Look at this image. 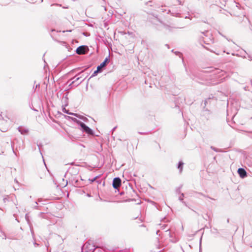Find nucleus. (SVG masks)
<instances>
[{
    "label": "nucleus",
    "mask_w": 252,
    "mask_h": 252,
    "mask_svg": "<svg viewBox=\"0 0 252 252\" xmlns=\"http://www.w3.org/2000/svg\"><path fill=\"white\" fill-rule=\"evenodd\" d=\"M204 36H208V33H209V32L208 31H206L205 32H201Z\"/></svg>",
    "instance_id": "obj_16"
},
{
    "label": "nucleus",
    "mask_w": 252,
    "mask_h": 252,
    "mask_svg": "<svg viewBox=\"0 0 252 252\" xmlns=\"http://www.w3.org/2000/svg\"><path fill=\"white\" fill-rule=\"evenodd\" d=\"M88 195V196H89V197H90V196H90V194H88V195Z\"/></svg>",
    "instance_id": "obj_34"
},
{
    "label": "nucleus",
    "mask_w": 252,
    "mask_h": 252,
    "mask_svg": "<svg viewBox=\"0 0 252 252\" xmlns=\"http://www.w3.org/2000/svg\"><path fill=\"white\" fill-rule=\"evenodd\" d=\"M64 112H65V113H66L67 114H69L71 115V114H70V113H68V112H67V111L65 110V111H64Z\"/></svg>",
    "instance_id": "obj_25"
},
{
    "label": "nucleus",
    "mask_w": 252,
    "mask_h": 252,
    "mask_svg": "<svg viewBox=\"0 0 252 252\" xmlns=\"http://www.w3.org/2000/svg\"><path fill=\"white\" fill-rule=\"evenodd\" d=\"M62 6V5L60 4H58V3H53V4H51V6Z\"/></svg>",
    "instance_id": "obj_18"
},
{
    "label": "nucleus",
    "mask_w": 252,
    "mask_h": 252,
    "mask_svg": "<svg viewBox=\"0 0 252 252\" xmlns=\"http://www.w3.org/2000/svg\"><path fill=\"white\" fill-rule=\"evenodd\" d=\"M71 119L72 120L76 123L77 125H78L79 126V125L80 124V123L82 122H81L80 121L77 120L76 118H71Z\"/></svg>",
    "instance_id": "obj_13"
},
{
    "label": "nucleus",
    "mask_w": 252,
    "mask_h": 252,
    "mask_svg": "<svg viewBox=\"0 0 252 252\" xmlns=\"http://www.w3.org/2000/svg\"><path fill=\"white\" fill-rule=\"evenodd\" d=\"M18 130L23 135L27 134L29 132L28 129L22 127H19Z\"/></svg>",
    "instance_id": "obj_7"
},
{
    "label": "nucleus",
    "mask_w": 252,
    "mask_h": 252,
    "mask_svg": "<svg viewBox=\"0 0 252 252\" xmlns=\"http://www.w3.org/2000/svg\"><path fill=\"white\" fill-rule=\"evenodd\" d=\"M33 208L34 209H39V206L37 205V204H35V206L33 207Z\"/></svg>",
    "instance_id": "obj_22"
},
{
    "label": "nucleus",
    "mask_w": 252,
    "mask_h": 252,
    "mask_svg": "<svg viewBox=\"0 0 252 252\" xmlns=\"http://www.w3.org/2000/svg\"><path fill=\"white\" fill-rule=\"evenodd\" d=\"M112 185L114 189H118L121 185V180L120 178L118 177L115 178L113 179Z\"/></svg>",
    "instance_id": "obj_5"
},
{
    "label": "nucleus",
    "mask_w": 252,
    "mask_h": 252,
    "mask_svg": "<svg viewBox=\"0 0 252 252\" xmlns=\"http://www.w3.org/2000/svg\"><path fill=\"white\" fill-rule=\"evenodd\" d=\"M168 230H169V229H168V230H166L165 231H166V232H167L168 231Z\"/></svg>",
    "instance_id": "obj_35"
},
{
    "label": "nucleus",
    "mask_w": 252,
    "mask_h": 252,
    "mask_svg": "<svg viewBox=\"0 0 252 252\" xmlns=\"http://www.w3.org/2000/svg\"><path fill=\"white\" fill-rule=\"evenodd\" d=\"M82 77H77V75H76L74 77H73L71 80H73L71 83V84H73L76 81L79 80Z\"/></svg>",
    "instance_id": "obj_11"
},
{
    "label": "nucleus",
    "mask_w": 252,
    "mask_h": 252,
    "mask_svg": "<svg viewBox=\"0 0 252 252\" xmlns=\"http://www.w3.org/2000/svg\"><path fill=\"white\" fill-rule=\"evenodd\" d=\"M42 201L41 198H38L36 201L34 202L35 204H37L38 202H40Z\"/></svg>",
    "instance_id": "obj_19"
},
{
    "label": "nucleus",
    "mask_w": 252,
    "mask_h": 252,
    "mask_svg": "<svg viewBox=\"0 0 252 252\" xmlns=\"http://www.w3.org/2000/svg\"><path fill=\"white\" fill-rule=\"evenodd\" d=\"M84 79H85V78L83 79V80L80 82V83H81L83 81H84Z\"/></svg>",
    "instance_id": "obj_33"
},
{
    "label": "nucleus",
    "mask_w": 252,
    "mask_h": 252,
    "mask_svg": "<svg viewBox=\"0 0 252 252\" xmlns=\"http://www.w3.org/2000/svg\"><path fill=\"white\" fill-rule=\"evenodd\" d=\"M89 50L87 46L82 45L78 47L76 50V52L78 55L85 54Z\"/></svg>",
    "instance_id": "obj_4"
},
{
    "label": "nucleus",
    "mask_w": 252,
    "mask_h": 252,
    "mask_svg": "<svg viewBox=\"0 0 252 252\" xmlns=\"http://www.w3.org/2000/svg\"><path fill=\"white\" fill-rule=\"evenodd\" d=\"M99 71H100V70H98V68L97 67V69H96V70H95V71H94V73H93V74H92V76H91V78L95 76V75H96L97 73L98 72H99Z\"/></svg>",
    "instance_id": "obj_15"
},
{
    "label": "nucleus",
    "mask_w": 252,
    "mask_h": 252,
    "mask_svg": "<svg viewBox=\"0 0 252 252\" xmlns=\"http://www.w3.org/2000/svg\"><path fill=\"white\" fill-rule=\"evenodd\" d=\"M96 177H95L94 178V179H90L89 180L90 181L91 183H93V182H94L95 181V180L96 179Z\"/></svg>",
    "instance_id": "obj_23"
},
{
    "label": "nucleus",
    "mask_w": 252,
    "mask_h": 252,
    "mask_svg": "<svg viewBox=\"0 0 252 252\" xmlns=\"http://www.w3.org/2000/svg\"><path fill=\"white\" fill-rule=\"evenodd\" d=\"M14 181H15V183H16L17 184H19V183H18V181L17 180V179H15L14 180Z\"/></svg>",
    "instance_id": "obj_24"
},
{
    "label": "nucleus",
    "mask_w": 252,
    "mask_h": 252,
    "mask_svg": "<svg viewBox=\"0 0 252 252\" xmlns=\"http://www.w3.org/2000/svg\"><path fill=\"white\" fill-rule=\"evenodd\" d=\"M175 54H176V55H178V54H179V55H180V54H181L180 53V52H178V53H177V52H175Z\"/></svg>",
    "instance_id": "obj_26"
},
{
    "label": "nucleus",
    "mask_w": 252,
    "mask_h": 252,
    "mask_svg": "<svg viewBox=\"0 0 252 252\" xmlns=\"http://www.w3.org/2000/svg\"><path fill=\"white\" fill-rule=\"evenodd\" d=\"M38 86H39V85H36V88H37Z\"/></svg>",
    "instance_id": "obj_36"
},
{
    "label": "nucleus",
    "mask_w": 252,
    "mask_h": 252,
    "mask_svg": "<svg viewBox=\"0 0 252 252\" xmlns=\"http://www.w3.org/2000/svg\"><path fill=\"white\" fill-rule=\"evenodd\" d=\"M66 32H71V30L66 31Z\"/></svg>",
    "instance_id": "obj_32"
},
{
    "label": "nucleus",
    "mask_w": 252,
    "mask_h": 252,
    "mask_svg": "<svg viewBox=\"0 0 252 252\" xmlns=\"http://www.w3.org/2000/svg\"><path fill=\"white\" fill-rule=\"evenodd\" d=\"M171 14H172L173 16L178 17V16H179V15L180 14V13H179L171 12Z\"/></svg>",
    "instance_id": "obj_17"
},
{
    "label": "nucleus",
    "mask_w": 252,
    "mask_h": 252,
    "mask_svg": "<svg viewBox=\"0 0 252 252\" xmlns=\"http://www.w3.org/2000/svg\"><path fill=\"white\" fill-rule=\"evenodd\" d=\"M95 246L89 242L86 243L82 247V252H94Z\"/></svg>",
    "instance_id": "obj_2"
},
{
    "label": "nucleus",
    "mask_w": 252,
    "mask_h": 252,
    "mask_svg": "<svg viewBox=\"0 0 252 252\" xmlns=\"http://www.w3.org/2000/svg\"><path fill=\"white\" fill-rule=\"evenodd\" d=\"M73 1H75L76 0H72Z\"/></svg>",
    "instance_id": "obj_37"
},
{
    "label": "nucleus",
    "mask_w": 252,
    "mask_h": 252,
    "mask_svg": "<svg viewBox=\"0 0 252 252\" xmlns=\"http://www.w3.org/2000/svg\"><path fill=\"white\" fill-rule=\"evenodd\" d=\"M238 173L239 174V176L242 178H244L247 176V172L246 170L242 168H240L238 169Z\"/></svg>",
    "instance_id": "obj_6"
},
{
    "label": "nucleus",
    "mask_w": 252,
    "mask_h": 252,
    "mask_svg": "<svg viewBox=\"0 0 252 252\" xmlns=\"http://www.w3.org/2000/svg\"><path fill=\"white\" fill-rule=\"evenodd\" d=\"M159 232V230H158V231H157V235L158 234V232Z\"/></svg>",
    "instance_id": "obj_29"
},
{
    "label": "nucleus",
    "mask_w": 252,
    "mask_h": 252,
    "mask_svg": "<svg viewBox=\"0 0 252 252\" xmlns=\"http://www.w3.org/2000/svg\"><path fill=\"white\" fill-rule=\"evenodd\" d=\"M63 8H67L68 7H64V6H63Z\"/></svg>",
    "instance_id": "obj_28"
},
{
    "label": "nucleus",
    "mask_w": 252,
    "mask_h": 252,
    "mask_svg": "<svg viewBox=\"0 0 252 252\" xmlns=\"http://www.w3.org/2000/svg\"><path fill=\"white\" fill-rule=\"evenodd\" d=\"M70 114L71 115H73V116H75L81 119H82V120L84 121H86L88 119L87 118L84 117V116H80L76 113H70Z\"/></svg>",
    "instance_id": "obj_10"
},
{
    "label": "nucleus",
    "mask_w": 252,
    "mask_h": 252,
    "mask_svg": "<svg viewBox=\"0 0 252 252\" xmlns=\"http://www.w3.org/2000/svg\"><path fill=\"white\" fill-rule=\"evenodd\" d=\"M184 193H181V195L179 197V199L181 201H182V202L183 203H184V204L187 206V204H186V203L185 202L183 201V197H184Z\"/></svg>",
    "instance_id": "obj_14"
},
{
    "label": "nucleus",
    "mask_w": 252,
    "mask_h": 252,
    "mask_svg": "<svg viewBox=\"0 0 252 252\" xmlns=\"http://www.w3.org/2000/svg\"><path fill=\"white\" fill-rule=\"evenodd\" d=\"M70 114L71 115H73V116H75L81 119H82V120L84 121H86L88 119L87 118L84 117V116H80L76 113H70Z\"/></svg>",
    "instance_id": "obj_9"
},
{
    "label": "nucleus",
    "mask_w": 252,
    "mask_h": 252,
    "mask_svg": "<svg viewBox=\"0 0 252 252\" xmlns=\"http://www.w3.org/2000/svg\"><path fill=\"white\" fill-rule=\"evenodd\" d=\"M168 235L170 236V237H171V234H170V232H169V233H168Z\"/></svg>",
    "instance_id": "obj_30"
},
{
    "label": "nucleus",
    "mask_w": 252,
    "mask_h": 252,
    "mask_svg": "<svg viewBox=\"0 0 252 252\" xmlns=\"http://www.w3.org/2000/svg\"><path fill=\"white\" fill-rule=\"evenodd\" d=\"M158 20V18L156 17H154L153 20H151V22L156 23V21Z\"/></svg>",
    "instance_id": "obj_20"
},
{
    "label": "nucleus",
    "mask_w": 252,
    "mask_h": 252,
    "mask_svg": "<svg viewBox=\"0 0 252 252\" xmlns=\"http://www.w3.org/2000/svg\"><path fill=\"white\" fill-rule=\"evenodd\" d=\"M108 57L106 58L105 59V60L102 63H101L99 65H98L97 66L98 70H101V68L102 67H104L106 65V63L108 62Z\"/></svg>",
    "instance_id": "obj_8"
},
{
    "label": "nucleus",
    "mask_w": 252,
    "mask_h": 252,
    "mask_svg": "<svg viewBox=\"0 0 252 252\" xmlns=\"http://www.w3.org/2000/svg\"><path fill=\"white\" fill-rule=\"evenodd\" d=\"M116 128V127H114L112 129V131H114Z\"/></svg>",
    "instance_id": "obj_27"
},
{
    "label": "nucleus",
    "mask_w": 252,
    "mask_h": 252,
    "mask_svg": "<svg viewBox=\"0 0 252 252\" xmlns=\"http://www.w3.org/2000/svg\"><path fill=\"white\" fill-rule=\"evenodd\" d=\"M184 163L182 161H179L178 165V168L180 170V172H181L183 170Z\"/></svg>",
    "instance_id": "obj_12"
},
{
    "label": "nucleus",
    "mask_w": 252,
    "mask_h": 252,
    "mask_svg": "<svg viewBox=\"0 0 252 252\" xmlns=\"http://www.w3.org/2000/svg\"><path fill=\"white\" fill-rule=\"evenodd\" d=\"M79 126H80L81 130L83 132H85L89 135H93L94 134L93 130L86 126L84 123L81 122Z\"/></svg>",
    "instance_id": "obj_3"
},
{
    "label": "nucleus",
    "mask_w": 252,
    "mask_h": 252,
    "mask_svg": "<svg viewBox=\"0 0 252 252\" xmlns=\"http://www.w3.org/2000/svg\"><path fill=\"white\" fill-rule=\"evenodd\" d=\"M44 215V214H43V213H40V216H42V215Z\"/></svg>",
    "instance_id": "obj_31"
},
{
    "label": "nucleus",
    "mask_w": 252,
    "mask_h": 252,
    "mask_svg": "<svg viewBox=\"0 0 252 252\" xmlns=\"http://www.w3.org/2000/svg\"><path fill=\"white\" fill-rule=\"evenodd\" d=\"M211 148L214 151H216V152H219V151L216 148H215L214 147H211Z\"/></svg>",
    "instance_id": "obj_21"
},
{
    "label": "nucleus",
    "mask_w": 252,
    "mask_h": 252,
    "mask_svg": "<svg viewBox=\"0 0 252 252\" xmlns=\"http://www.w3.org/2000/svg\"><path fill=\"white\" fill-rule=\"evenodd\" d=\"M234 5L233 6L232 9V13L231 14L232 15L235 16L240 17L241 16H245V12L244 9L241 7L240 4L238 3H237L235 1Z\"/></svg>",
    "instance_id": "obj_1"
}]
</instances>
